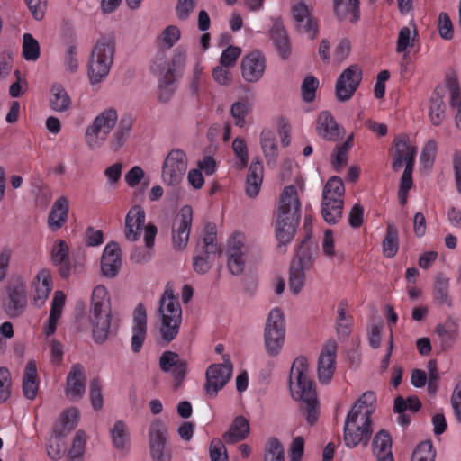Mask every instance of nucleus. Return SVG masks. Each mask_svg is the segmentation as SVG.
<instances>
[{
  "instance_id": "1",
  "label": "nucleus",
  "mask_w": 461,
  "mask_h": 461,
  "mask_svg": "<svg viewBox=\"0 0 461 461\" xmlns=\"http://www.w3.org/2000/svg\"><path fill=\"white\" fill-rule=\"evenodd\" d=\"M117 123L118 126L109 140V146L113 151L120 149L130 136L133 119L131 116L124 115L119 121L117 111L112 107L99 113L86 127L84 139L87 148L90 150L102 148Z\"/></svg>"
},
{
  "instance_id": "2",
  "label": "nucleus",
  "mask_w": 461,
  "mask_h": 461,
  "mask_svg": "<svg viewBox=\"0 0 461 461\" xmlns=\"http://www.w3.org/2000/svg\"><path fill=\"white\" fill-rule=\"evenodd\" d=\"M375 394L366 392L348 411L344 425V441L347 447L353 448L358 444L367 445L373 432L371 415L375 411Z\"/></svg>"
},
{
  "instance_id": "3",
  "label": "nucleus",
  "mask_w": 461,
  "mask_h": 461,
  "mask_svg": "<svg viewBox=\"0 0 461 461\" xmlns=\"http://www.w3.org/2000/svg\"><path fill=\"white\" fill-rule=\"evenodd\" d=\"M289 389L292 397L301 401V409L305 411L308 423L313 425L319 418L318 401L314 382L309 376L306 357H298L294 360L289 375Z\"/></svg>"
},
{
  "instance_id": "4",
  "label": "nucleus",
  "mask_w": 461,
  "mask_h": 461,
  "mask_svg": "<svg viewBox=\"0 0 461 461\" xmlns=\"http://www.w3.org/2000/svg\"><path fill=\"white\" fill-rule=\"evenodd\" d=\"M301 203L294 185L284 188L279 197V205L276 212V237L278 249L288 244L294 233L301 218Z\"/></svg>"
},
{
  "instance_id": "5",
  "label": "nucleus",
  "mask_w": 461,
  "mask_h": 461,
  "mask_svg": "<svg viewBox=\"0 0 461 461\" xmlns=\"http://www.w3.org/2000/svg\"><path fill=\"white\" fill-rule=\"evenodd\" d=\"M185 54L176 51L170 59L159 50L150 65V71L158 77V99L160 103H168L176 89V82L185 65Z\"/></svg>"
},
{
  "instance_id": "6",
  "label": "nucleus",
  "mask_w": 461,
  "mask_h": 461,
  "mask_svg": "<svg viewBox=\"0 0 461 461\" xmlns=\"http://www.w3.org/2000/svg\"><path fill=\"white\" fill-rule=\"evenodd\" d=\"M111 302L107 289L104 285H96L92 293L89 308V321L95 343H104L111 333Z\"/></svg>"
},
{
  "instance_id": "7",
  "label": "nucleus",
  "mask_w": 461,
  "mask_h": 461,
  "mask_svg": "<svg viewBox=\"0 0 461 461\" xmlns=\"http://www.w3.org/2000/svg\"><path fill=\"white\" fill-rule=\"evenodd\" d=\"M115 54V41L112 36H103L95 44L88 61L91 84H98L109 74Z\"/></svg>"
},
{
  "instance_id": "8",
  "label": "nucleus",
  "mask_w": 461,
  "mask_h": 461,
  "mask_svg": "<svg viewBox=\"0 0 461 461\" xmlns=\"http://www.w3.org/2000/svg\"><path fill=\"white\" fill-rule=\"evenodd\" d=\"M285 328L284 315L280 309L275 308L268 314L265 327V346L270 356L279 354L285 340Z\"/></svg>"
},
{
  "instance_id": "9",
  "label": "nucleus",
  "mask_w": 461,
  "mask_h": 461,
  "mask_svg": "<svg viewBox=\"0 0 461 461\" xmlns=\"http://www.w3.org/2000/svg\"><path fill=\"white\" fill-rule=\"evenodd\" d=\"M149 447L152 461H171L172 451L167 446V427L159 420L149 429Z\"/></svg>"
},
{
  "instance_id": "10",
  "label": "nucleus",
  "mask_w": 461,
  "mask_h": 461,
  "mask_svg": "<svg viewBox=\"0 0 461 461\" xmlns=\"http://www.w3.org/2000/svg\"><path fill=\"white\" fill-rule=\"evenodd\" d=\"M222 364L211 365L205 373L204 391L208 397L214 398L230 381L232 375V365L229 355L223 356Z\"/></svg>"
},
{
  "instance_id": "11",
  "label": "nucleus",
  "mask_w": 461,
  "mask_h": 461,
  "mask_svg": "<svg viewBox=\"0 0 461 461\" xmlns=\"http://www.w3.org/2000/svg\"><path fill=\"white\" fill-rule=\"evenodd\" d=\"M187 169V157L179 149H172L162 165V179L167 185H177Z\"/></svg>"
},
{
  "instance_id": "12",
  "label": "nucleus",
  "mask_w": 461,
  "mask_h": 461,
  "mask_svg": "<svg viewBox=\"0 0 461 461\" xmlns=\"http://www.w3.org/2000/svg\"><path fill=\"white\" fill-rule=\"evenodd\" d=\"M27 304L26 288L21 280L10 281L6 286V297L3 301V307L6 314L11 317L20 316Z\"/></svg>"
},
{
  "instance_id": "13",
  "label": "nucleus",
  "mask_w": 461,
  "mask_h": 461,
  "mask_svg": "<svg viewBox=\"0 0 461 461\" xmlns=\"http://www.w3.org/2000/svg\"><path fill=\"white\" fill-rule=\"evenodd\" d=\"M193 221L191 206H183L172 225V242L176 249H184L189 240L190 230Z\"/></svg>"
},
{
  "instance_id": "14",
  "label": "nucleus",
  "mask_w": 461,
  "mask_h": 461,
  "mask_svg": "<svg viewBox=\"0 0 461 461\" xmlns=\"http://www.w3.org/2000/svg\"><path fill=\"white\" fill-rule=\"evenodd\" d=\"M295 30L299 33L306 34L311 40L316 38L319 25L316 18L310 13L304 2H297L291 7Z\"/></svg>"
},
{
  "instance_id": "15",
  "label": "nucleus",
  "mask_w": 461,
  "mask_h": 461,
  "mask_svg": "<svg viewBox=\"0 0 461 461\" xmlns=\"http://www.w3.org/2000/svg\"><path fill=\"white\" fill-rule=\"evenodd\" d=\"M362 79V72L357 65L346 68L336 82V96L338 100L345 102L349 100L357 89Z\"/></svg>"
},
{
  "instance_id": "16",
  "label": "nucleus",
  "mask_w": 461,
  "mask_h": 461,
  "mask_svg": "<svg viewBox=\"0 0 461 461\" xmlns=\"http://www.w3.org/2000/svg\"><path fill=\"white\" fill-rule=\"evenodd\" d=\"M417 148L410 145L409 137L406 134H400L393 140V154L392 167L399 171L403 164L414 166Z\"/></svg>"
},
{
  "instance_id": "17",
  "label": "nucleus",
  "mask_w": 461,
  "mask_h": 461,
  "mask_svg": "<svg viewBox=\"0 0 461 461\" xmlns=\"http://www.w3.org/2000/svg\"><path fill=\"white\" fill-rule=\"evenodd\" d=\"M247 249L244 244V236L240 233L233 235L228 245V267L231 274L239 276L245 267V255Z\"/></svg>"
},
{
  "instance_id": "18",
  "label": "nucleus",
  "mask_w": 461,
  "mask_h": 461,
  "mask_svg": "<svg viewBox=\"0 0 461 461\" xmlns=\"http://www.w3.org/2000/svg\"><path fill=\"white\" fill-rule=\"evenodd\" d=\"M241 75L249 83L258 82L264 75L266 59L259 51H252L243 57L241 60Z\"/></svg>"
},
{
  "instance_id": "19",
  "label": "nucleus",
  "mask_w": 461,
  "mask_h": 461,
  "mask_svg": "<svg viewBox=\"0 0 461 461\" xmlns=\"http://www.w3.org/2000/svg\"><path fill=\"white\" fill-rule=\"evenodd\" d=\"M337 344L335 341H330L326 344L318 359V379L322 384L330 382L336 364Z\"/></svg>"
},
{
  "instance_id": "20",
  "label": "nucleus",
  "mask_w": 461,
  "mask_h": 461,
  "mask_svg": "<svg viewBox=\"0 0 461 461\" xmlns=\"http://www.w3.org/2000/svg\"><path fill=\"white\" fill-rule=\"evenodd\" d=\"M122 267L121 249L117 242H109L103 252L101 270L104 276L115 277Z\"/></svg>"
},
{
  "instance_id": "21",
  "label": "nucleus",
  "mask_w": 461,
  "mask_h": 461,
  "mask_svg": "<svg viewBox=\"0 0 461 461\" xmlns=\"http://www.w3.org/2000/svg\"><path fill=\"white\" fill-rule=\"evenodd\" d=\"M86 376L80 364H74L66 379L65 393L68 399H80L86 392Z\"/></svg>"
},
{
  "instance_id": "22",
  "label": "nucleus",
  "mask_w": 461,
  "mask_h": 461,
  "mask_svg": "<svg viewBox=\"0 0 461 461\" xmlns=\"http://www.w3.org/2000/svg\"><path fill=\"white\" fill-rule=\"evenodd\" d=\"M160 369L171 373L176 382V387L184 380L186 374V362L173 351H165L159 358Z\"/></svg>"
},
{
  "instance_id": "23",
  "label": "nucleus",
  "mask_w": 461,
  "mask_h": 461,
  "mask_svg": "<svg viewBox=\"0 0 461 461\" xmlns=\"http://www.w3.org/2000/svg\"><path fill=\"white\" fill-rule=\"evenodd\" d=\"M145 218V212L140 206L135 205L130 209L125 217L124 228V236L128 241L134 242L140 239Z\"/></svg>"
},
{
  "instance_id": "24",
  "label": "nucleus",
  "mask_w": 461,
  "mask_h": 461,
  "mask_svg": "<svg viewBox=\"0 0 461 461\" xmlns=\"http://www.w3.org/2000/svg\"><path fill=\"white\" fill-rule=\"evenodd\" d=\"M270 37L283 59H286L291 54V43L281 17L272 18Z\"/></svg>"
},
{
  "instance_id": "25",
  "label": "nucleus",
  "mask_w": 461,
  "mask_h": 461,
  "mask_svg": "<svg viewBox=\"0 0 461 461\" xmlns=\"http://www.w3.org/2000/svg\"><path fill=\"white\" fill-rule=\"evenodd\" d=\"M147 335V312L142 304H139L133 312V327L131 336V349L140 351Z\"/></svg>"
},
{
  "instance_id": "26",
  "label": "nucleus",
  "mask_w": 461,
  "mask_h": 461,
  "mask_svg": "<svg viewBox=\"0 0 461 461\" xmlns=\"http://www.w3.org/2000/svg\"><path fill=\"white\" fill-rule=\"evenodd\" d=\"M458 319L448 316L444 322L436 326L435 333L438 336L442 350L450 348L458 336Z\"/></svg>"
},
{
  "instance_id": "27",
  "label": "nucleus",
  "mask_w": 461,
  "mask_h": 461,
  "mask_svg": "<svg viewBox=\"0 0 461 461\" xmlns=\"http://www.w3.org/2000/svg\"><path fill=\"white\" fill-rule=\"evenodd\" d=\"M32 285L35 289L32 303L35 307L40 308L44 304L52 290V280L50 270H40Z\"/></svg>"
},
{
  "instance_id": "28",
  "label": "nucleus",
  "mask_w": 461,
  "mask_h": 461,
  "mask_svg": "<svg viewBox=\"0 0 461 461\" xmlns=\"http://www.w3.org/2000/svg\"><path fill=\"white\" fill-rule=\"evenodd\" d=\"M264 176V167L258 158H255L249 165L246 177L245 192L249 197H256L261 188Z\"/></svg>"
},
{
  "instance_id": "29",
  "label": "nucleus",
  "mask_w": 461,
  "mask_h": 461,
  "mask_svg": "<svg viewBox=\"0 0 461 461\" xmlns=\"http://www.w3.org/2000/svg\"><path fill=\"white\" fill-rule=\"evenodd\" d=\"M69 258L68 245L63 240H57L52 248L51 261L58 267V272L63 279L68 278V261Z\"/></svg>"
},
{
  "instance_id": "30",
  "label": "nucleus",
  "mask_w": 461,
  "mask_h": 461,
  "mask_svg": "<svg viewBox=\"0 0 461 461\" xmlns=\"http://www.w3.org/2000/svg\"><path fill=\"white\" fill-rule=\"evenodd\" d=\"M158 312L160 318L171 317L174 320L182 321V309L177 298L175 297L173 290L167 287L159 300Z\"/></svg>"
},
{
  "instance_id": "31",
  "label": "nucleus",
  "mask_w": 461,
  "mask_h": 461,
  "mask_svg": "<svg viewBox=\"0 0 461 461\" xmlns=\"http://www.w3.org/2000/svg\"><path fill=\"white\" fill-rule=\"evenodd\" d=\"M318 134L329 141H337L340 138V130L329 112L320 113L317 121Z\"/></svg>"
},
{
  "instance_id": "32",
  "label": "nucleus",
  "mask_w": 461,
  "mask_h": 461,
  "mask_svg": "<svg viewBox=\"0 0 461 461\" xmlns=\"http://www.w3.org/2000/svg\"><path fill=\"white\" fill-rule=\"evenodd\" d=\"M68 216V202L65 196L57 199L48 216V226L52 230H59L67 221Z\"/></svg>"
},
{
  "instance_id": "33",
  "label": "nucleus",
  "mask_w": 461,
  "mask_h": 461,
  "mask_svg": "<svg viewBox=\"0 0 461 461\" xmlns=\"http://www.w3.org/2000/svg\"><path fill=\"white\" fill-rule=\"evenodd\" d=\"M49 104L55 113H65L71 107V99L59 83L53 84L50 88Z\"/></svg>"
},
{
  "instance_id": "34",
  "label": "nucleus",
  "mask_w": 461,
  "mask_h": 461,
  "mask_svg": "<svg viewBox=\"0 0 461 461\" xmlns=\"http://www.w3.org/2000/svg\"><path fill=\"white\" fill-rule=\"evenodd\" d=\"M334 12L339 20L356 23L360 18L359 0H333Z\"/></svg>"
},
{
  "instance_id": "35",
  "label": "nucleus",
  "mask_w": 461,
  "mask_h": 461,
  "mask_svg": "<svg viewBox=\"0 0 461 461\" xmlns=\"http://www.w3.org/2000/svg\"><path fill=\"white\" fill-rule=\"evenodd\" d=\"M345 187L342 180L338 176L330 177L326 183L322 192L321 203L343 204Z\"/></svg>"
},
{
  "instance_id": "36",
  "label": "nucleus",
  "mask_w": 461,
  "mask_h": 461,
  "mask_svg": "<svg viewBox=\"0 0 461 461\" xmlns=\"http://www.w3.org/2000/svg\"><path fill=\"white\" fill-rule=\"evenodd\" d=\"M249 433V420L243 416H238L232 421L230 429L224 433L223 438L228 444H235L245 439Z\"/></svg>"
},
{
  "instance_id": "37",
  "label": "nucleus",
  "mask_w": 461,
  "mask_h": 461,
  "mask_svg": "<svg viewBox=\"0 0 461 461\" xmlns=\"http://www.w3.org/2000/svg\"><path fill=\"white\" fill-rule=\"evenodd\" d=\"M260 145L267 166L274 167L277 160V141L275 133L264 129L260 134Z\"/></svg>"
},
{
  "instance_id": "38",
  "label": "nucleus",
  "mask_w": 461,
  "mask_h": 461,
  "mask_svg": "<svg viewBox=\"0 0 461 461\" xmlns=\"http://www.w3.org/2000/svg\"><path fill=\"white\" fill-rule=\"evenodd\" d=\"M65 300L66 296L62 291L59 290L54 293L48 324L45 328L46 335L50 336L55 332L58 320L61 315L65 304Z\"/></svg>"
},
{
  "instance_id": "39",
  "label": "nucleus",
  "mask_w": 461,
  "mask_h": 461,
  "mask_svg": "<svg viewBox=\"0 0 461 461\" xmlns=\"http://www.w3.org/2000/svg\"><path fill=\"white\" fill-rule=\"evenodd\" d=\"M23 392L30 400H33L37 395V368L34 361H29L26 365L23 379Z\"/></svg>"
},
{
  "instance_id": "40",
  "label": "nucleus",
  "mask_w": 461,
  "mask_h": 461,
  "mask_svg": "<svg viewBox=\"0 0 461 461\" xmlns=\"http://www.w3.org/2000/svg\"><path fill=\"white\" fill-rule=\"evenodd\" d=\"M382 247L384 256L388 258L394 257L399 249L398 230L392 222L386 225V235Z\"/></svg>"
},
{
  "instance_id": "41",
  "label": "nucleus",
  "mask_w": 461,
  "mask_h": 461,
  "mask_svg": "<svg viewBox=\"0 0 461 461\" xmlns=\"http://www.w3.org/2000/svg\"><path fill=\"white\" fill-rule=\"evenodd\" d=\"M433 297L439 306L452 307V299L449 295V281L447 278L438 276L434 285Z\"/></svg>"
},
{
  "instance_id": "42",
  "label": "nucleus",
  "mask_w": 461,
  "mask_h": 461,
  "mask_svg": "<svg viewBox=\"0 0 461 461\" xmlns=\"http://www.w3.org/2000/svg\"><path fill=\"white\" fill-rule=\"evenodd\" d=\"M372 449L375 457L393 455L392 438L388 431L381 429L375 435L372 442Z\"/></svg>"
},
{
  "instance_id": "43",
  "label": "nucleus",
  "mask_w": 461,
  "mask_h": 461,
  "mask_svg": "<svg viewBox=\"0 0 461 461\" xmlns=\"http://www.w3.org/2000/svg\"><path fill=\"white\" fill-rule=\"evenodd\" d=\"M181 321V320H174L171 317L160 318L159 336L162 342L168 344L176 339Z\"/></svg>"
},
{
  "instance_id": "44",
  "label": "nucleus",
  "mask_w": 461,
  "mask_h": 461,
  "mask_svg": "<svg viewBox=\"0 0 461 461\" xmlns=\"http://www.w3.org/2000/svg\"><path fill=\"white\" fill-rule=\"evenodd\" d=\"M111 437L113 447L120 450H125L129 446V433L126 425L119 420L111 429Z\"/></svg>"
},
{
  "instance_id": "45",
  "label": "nucleus",
  "mask_w": 461,
  "mask_h": 461,
  "mask_svg": "<svg viewBox=\"0 0 461 461\" xmlns=\"http://www.w3.org/2000/svg\"><path fill=\"white\" fill-rule=\"evenodd\" d=\"M216 253H211L203 248L197 249L193 258V266L195 272L204 274L212 267Z\"/></svg>"
},
{
  "instance_id": "46",
  "label": "nucleus",
  "mask_w": 461,
  "mask_h": 461,
  "mask_svg": "<svg viewBox=\"0 0 461 461\" xmlns=\"http://www.w3.org/2000/svg\"><path fill=\"white\" fill-rule=\"evenodd\" d=\"M230 112L235 125L242 128L246 125V117L251 112V105L246 100L237 101L231 104Z\"/></svg>"
},
{
  "instance_id": "47",
  "label": "nucleus",
  "mask_w": 461,
  "mask_h": 461,
  "mask_svg": "<svg viewBox=\"0 0 461 461\" xmlns=\"http://www.w3.org/2000/svg\"><path fill=\"white\" fill-rule=\"evenodd\" d=\"M23 57L28 61H35L40 57V44L30 33L23 36Z\"/></svg>"
},
{
  "instance_id": "48",
  "label": "nucleus",
  "mask_w": 461,
  "mask_h": 461,
  "mask_svg": "<svg viewBox=\"0 0 461 461\" xmlns=\"http://www.w3.org/2000/svg\"><path fill=\"white\" fill-rule=\"evenodd\" d=\"M264 461H285V452L281 442L271 438L265 447Z\"/></svg>"
},
{
  "instance_id": "49",
  "label": "nucleus",
  "mask_w": 461,
  "mask_h": 461,
  "mask_svg": "<svg viewBox=\"0 0 461 461\" xmlns=\"http://www.w3.org/2000/svg\"><path fill=\"white\" fill-rule=\"evenodd\" d=\"M86 442V433L78 430L73 439L72 447L68 455V461H82Z\"/></svg>"
},
{
  "instance_id": "50",
  "label": "nucleus",
  "mask_w": 461,
  "mask_h": 461,
  "mask_svg": "<svg viewBox=\"0 0 461 461\" xmlns=\"http://www.w3.org/2000/svg\"><path fill=\"white\" fill-rule=\"evenodd\" d=\"M445 103L439 95L431 97L429 117L434 125H440L445 117Z\"/></svg>"
},
{
  "instance_id": "51",
  "label": "nucleus",
  "mask_w": 461,
  "mask_h": 461,
  "mask_svg": "<svg viewBox=\"0 0 461 461\" xmlns=\"http://www.w3.org/2000/svg\"><path fill=\"white\" fill-rule=\"evenodd\" d=\"M54 433L55 435L51 436L49 440L47 451L51 459L59 460L61 458L65 450V442L63 440L65 434H60V432L57 433L56 430Z\"/></svg>"
},
{
  "instance_id": "52",
  "label": "nucleus",
  "mask_w": 461,
  "mask_h": 461,
  "mask_svg": "<svg viewBox=\"0 0 461 461\" xmlns=\"http://www.w3.org/2000/svg\"><path fill=\"white\" fill-rule=\"evenodd\" d=\"M343 204L321 203V214L329 224H336L342 217Z\"/></svg>"
},
{
  "instance_id": "53",
  "label": "nucleus",
  "mask_w": 461,
  "mask_h": 461,
  "mask_svg": "<svg viewBox=\"0 0 461 461\" xmlns=\"http://www.w3.org/2000/svg\"><path fill=\"white\" fill-rule=\"evenodd\" d=\"M304 271L298 265H291L290 267L289 288L294 294H297L304 285Z\"/></svg>"
},
{
  "instance_id": "54",
  "label": "nucleus",
  "mask_w": 461,
  "mask_h": 461,
  "mask_svg": "<svg viewBox=\"0 0 461 461\" xmlns=\"http://www.w3.org/2000/svg\"><path fill=\"white\" fill-rule=\"evenodd\" d=\"M233 151L238 158V161L236 162V167L239 169H243L248 166L249 156H248V148L244 139L236 138L232 142Z\"/></svg>"
},
{
  "instance_id": "55",
  "label": "nucleus",
  "mask_w": 461,
  "mask_h": 461,
  "mask_svg": "<svg viewBox=\"0 0 461 461\" xmlns=\"http://www.w3.org/2000/svg\"><path fill=\"white\" fill-rule=\"evenodd\" d=\"M435 456L431 442L424 441L416 447L411 461H434Z\"/></svg>"
},
{
  "instance_id": "56",
  "label": "nucleus",
  "mask_w": 461,
  "mask_h": 461,
  "mask_svg": "<svg viewBox=\"0 0 461 461\" xmlns=\"http://www.w3.org/2000/svg\"><path fill=\"white\" fill-rule=\"evenodd\" d=\"M86 255L84 252L78 250L73 252L69 260L68 261V277L71 275L79 276L85 272Z\"/></svg>"
},
{
  "instance_id": "57",
  "label": "nucleus",
  "mask_w": 461,
  "mask_h": 461,
  "mask_svg": "<svg viewBox=\"0 0 461 461\" xmlns=\"http://www.w3.org/2000/svg\"><path fill=\"white\" fill-rule=\"evenodd\" d=\"M78 410L76 408H69L61 413L60 420L62 424V430L60 434H67L71 431L77 425Z\"/></svg>"
},
{
  "instance_id": "58",
  "label": "nucleus",
  "mask_w": 461,
  "mask_h": 461,
  "mask_svg": "<svg viewBox=\"0 0 461 461\" xmlns=\"http://www.w3.org/2000/svg\"><path fill=\"white\" fill-rule=\"evenodd\" d=\"M438 144L434 140L426 142L420 154V162L426 168H430L435 161L437 155Z\"/></svg>"
},
{
  "instance_id": "59",
  "label": "nucleus",
  "mask_w": 461,
  "mask_h": 461,
  "mask_svg": "<svg viewBox=\"0 0 461 461\" xmlns=\"http://www.w3.org/2000/svg\"><path fill=\"white\" fill-rule=\"evenodd\" d=\"M180 36L181 32L177 26L168 25L162 31L159 40L166 48L170 49L178 41Z\"/></svg>"
},
{
  "instance_id": "60",
  "label": "nucleus",
  "mask_w": 461,
  "mask_h": 461,
  "mask_svg": "<svg viewBox=\"0 0 461 461\" xmlns=\"http://www.w3.org/2000/svg\"><path fill=\"white\" fill-rule=\"evenodd\" d=\"M353 136L349 138L339 147L337 148V153L332 161V164L337 171L342 168L348 161V152L352 145Z\"/></svg>"
},
{
  "instance_id": "61",
  "label": "nucleus",
  "mask_w": 461,
  "mask_h": 461,
  "mask_svg": "<svg viewBox=\"0 0 461 461\" xmlns=\"http://www.w3.org/2000/svg\"><path fill=\"white\" fill-rule=\"evenodd\" d=\"M319 86V80L308 76L302 84V97L305 102H312L315 97V91Z\"/></svg>"
},
{
  "instance_id": "62",
  "label": "nucleus",
  "mask_w": 461,
  "mask_h": 461,
  "mask_svg": "<svg viewBox=\"0 0 461 461\" xmlns=\"http://www.w3.org/2000/svg\"><path fill=\"white\" fill-rule=\"evenodd\" d=\"M11 375L7 368H0V403L6 402L11 394Z\"/></svg>"
},
{
  "instance_id": "63",
  "label": "nucleus",
  "mask_w": 461,
  "mask_h": 461,
  "mask_svg": "<svg viewBox=\"0 0 461 461\" xmlns=\"http://www.w3.org/2000/svg\"><path fill=\"white\" fill-rule=\"evenodd\" d=\"M210 457L212 461H228V455L224 443L214 438L210 444Z\"/></svg>"
},
{
  "instance_id": "64",
  "label": "nucleus",
  "mask_w": 461,
  "mask_h": 461,
  "mask_svg": "<svg viewBox=\"0 0 461 461\" xmlns=\"http://www.w3.org/2000/svg\"><path fill=\"white\" fill-rule=\"evenodd\" d=\"M241 53V50L238 47L229 46L223 50L220 59V65L230 68L236 64L238 58Z\"/></svg>"
}]
</instances>
